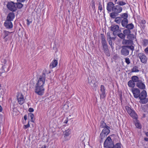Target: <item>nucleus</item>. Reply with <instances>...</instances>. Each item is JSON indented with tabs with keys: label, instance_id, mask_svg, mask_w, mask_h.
<instances>
[{
	"label": "nucleus",
	"instance_id": "obj_1",
	"mask_svg": "<svg viewBox=\"0 0 148 148\" xmlns=\"http://www.w3.org/2000/svg\"><path fill=\"white\" fill-rule=\"evenodd\" d=\"M43 78L38 79L35 86V92L38 95L42 96L45 92L44 85L45 82Z\"/></svg>",
	"mask_w": 148,
	"mask_h": 148
},
{
	"label": "nucleus",
	"instance_id": "obj_2",
	"mask_svg": "<svg viewBox=\"0 0 148 148\" xmlns=\"http://www.w3.org/2000/svg\"><path fill=\"white\" fill-rule=\"evenodd\" d=\"M16 99L18 103L22 105L25 102V98L24 95L21 93H18L16 95Z\"/></svg>",
	"mask_w": 148,
	"mask_h": 148
},
{
	"label": "nucleus",
	"instance_id": "obj_3",
	"mask_svg": "<svg viewBox=\"0 0 148 148\" xmlns=\"http://www.w3.org/2000/svg\"><path fill=\"white\" fill-rule=\"evenodd\" d=\"M113 146V142L110 136H108L104 142V147L106 148H109Z\"/></svg>",
	"mask_w": 148,
	"mask_h": 148
},
{
	"label": "nucleus",
	"instance_id": "obj_4",
	"mask_svg": "<svg viewBox=\"0 0 148 148\" xmlns=\"http://www.w3.org/2000/svg\"><path fill=\"white\" fill-rule=\"evenodd\" d=\"M125 108L127 112L134 119H137V115L135 113L134 111L130 107L128 106H126Z\"/></svg>",
	"mask_w": 148,
	"mask_h": 148
},
{
	"label": "nucleus",
	"instance_id": "obj_5",
	"mask_svg": "<svg viewBox=\"0 0 148 148\" xmlns=\"http://www.w3.org/2000/svg\"><path fill=\"white\" fill-rule=\"evenodd\" d=\"M7 8L10 11L14 12L16 10L15 3L11 1L8 2L7 5Z\"/></svg>",
	"mask_w": 148,
	"mask_h": 148
},
{
	"label": "nucleus",
	"instance_id": "obj_6",
	"mask_svg": "<svg viewBox=\"0 0 148 148\" xmlns=\"http://www.w3.org/2000/svg\"><path fill=\"white\" fill-rule=\"evenodd\" d=\"M138 57L140 60V61L143 63L146 64L147 61V58L146 55L143 53L138 54Z\"/></svg>",
	"mask_w": 148,
	"mask_h": 148
},
{
	"label": "nucleus",
	"instance_id": "obj_7",
	"mask_svg": "<svg viewBox=\"0 0 148 148\" xmlns=\"http://www.w3.org/2000/svg\"><path fill=\"white\" fill-rule=\"evenodd\" d=\"M100 97L101 99L104 98L106 96V89L104 86L101 85L100 87Z\"/></svg>",
	"mask_w": 148,
	"mask_h": 148
},
{
	"label": "nucleus",
	"instance_id": "obj_8",
	"mask_svg": "<svg viewBox=\"0 0 148 148\" xmlns=\"http://www.w3.org/2000/svg\"><path fill=\"white\" fill-rule=\"evenodd\" d=\"M122 10V8L119 5L114 6L112 9V12L116 14H118L121 12Z\"/></svg>",
	"mask_w": 148,
	"mask_h": 148
},
{
	"label": "nucleus",
	"instance_id": "obj_9",
	"mask_svg": "<svg viewBox=\"0 0 148 148\" xmlns=\"http://www.w3.org/2000/svg\"><path fill=\"white\" fill-rule=\"evenodd\" d=\"M132 92L133 93L134 97L136 98L139 97L140 93V91L137 88H133L132 89Z\"/></svg>",
	"mask_w": 148,
	"mask_h": 148
},
{
	"label": "nucleus",
	"instance_id": "obj_10",
	"mask_svg": "<svg viewBox=\"0 0 148 148\" xmlns=\"http://www.w3.org/2000/svg\"><path fill=\"white\" fill-rule=\"evenodd\" d=\"M50 73V72L49 70L46 69H44L43 71L42 74L40 75L38 79L43 78L44 79V81L45 82L46 75Z\"/></svg>",
	"mask_w": 148,
	"mask_h": 148
},
{
	"label": "nucleus",
	"instance_id": "obj_11",
	"mask_svg": "<svg viewBox=\"0 0 148 148\" xmlns=\"http://www.w3.org/2000/svg\"><path fill=\"white\" fill-rule=\"evenodd\" d=\"M136 86L141 89H144L145 88V86L144 82L142 80H140L136 84Z\"/></svg>",
	"mask_w": 148,
	"mask_h": 148
},
{
	"label": "nucleus",
	"instance_id": "obj_12",
	"mask_svg": "<svg viewBox=\"0 0 148 148\" xmlns=\"http://www.w3.org/2000/svg\"><path fill=\"white\" fill-rule=\"evenodd\" d=\"M114 6V4L112 2H108L107 5V9L109 12L112 11V9Z\"/></svg>",
	"mask_w": 148,
	"mask_h": 148
},
{
	"label": "nucleus",
	"instance_id": "obj_13",
	"mask_svg": "<svg viewBox=\"0 0 148 148\" xmlns=\"http://www.w3.org/2000/svg\"><path fill=\"white\" fill-rule=\"evenodd\" d=\"M109 127L108 126H106V127L103 128L101 133V136L103 134H104L105 135L107 136L110 132Z\"/></svg>",
	"mask_w": 148,
	"mask_h": 148
},
{
	"label": "nucleus",
	"instance_id": "obj_14",
	"mask_svg": "<svg viewBox=\"0 0 148 148\" xmlns=\"http://www.w3.org/2000/svg\"><path fill=\"white\" fill-rule=\"evenodd\" d=\"M5 26L8 28H12L13 27V25L11 21L7 20L4 23Z\"/></svg>",
	"mask_w": 148,
	"mask_h": 148
},
{
	"label": "nucleus",
	"instance_id": "obj_15",
	"mask_svg": "<svg viewBox=\"0 0 148 148\" xmlns=\"http://www.w3.org/2000/svg\"><path fill=\"white\" fill-rule=\"evenodd\" d=\"M14 17L15 15L14 13L13 12H10L8 14L6 20L11 21L14 19Z\"/></svg>",
	"mask_w": 148,
	"mask_h": 148
},
{
	"label": "nucleus",
	"instance_id": "obj_16",
	"mask_svg": "<svg viewBox=\"0 0 148 148\" xmlns=\"http://www.w3.org/2000/svg\"><path fill=\"white\" fill-rule=\"evenodd\" d=\"M115 3L119 6H123L126 4V3L124 1V0H113Z\"/></svg>",
	"mask_w": 148,
	"mask_h": 148
},
{
	"label": "nucleus",
	"instance_id": "obj_17",
	"mask_svg": "<svg viewBox=\"0 0 148 148\" xmlns=\"http://www.w3.org/2000/svg\"><path fill=\"white\" fill-rule=\"evenodd\" d=\"M147 95V94L146 91L145 90H143L141 93H140L139 97L140 99H142L146 98Z\"/></svg>",
	"mask_w": 148,
	"mask_h": 148
},
{
	"label": "nucleus",
	"instance_id": "obj_18",
	"mask_svg": "<svg viewBox=\"0 0 148 148\" xmlns=\"http://www.w3.org/2000/svg\"><path fill=\"white\" fill-rule=\"evenodd\" d=\"M58 64V62L56 60H54L51 63L50 65V68L51 69H53L56 67Z\"/></svg>",
	"mask_w": 148,
	"mask_h": 148
},
{
	"label": "nucleus",
	"instance_id": "obj_19",
	"mask_svg": "<svg viewBox=\"0 0 148 148\" xmlns=\"http://www.w3.org/2000/svg\"><path fill=\"white\" fill-rule=\"evenodd\" d=\"M121 52L123 55L125 56L128 55L129 54V51L125 48H123L121 50Z\"/></svg>",
	"mask_w": 148,
	"mask_h": 148
},
{
	"label": "nucleus",
	"instance_id": "obj_20",
	"mask_svg": "<svg viewBox=\"0 0 148 148\" xmlns=\"http://www.w3.org/2000/svg\"><path fill=\"white\" fill-rule=\"evenodd\" d=\"M111 30L113 32V34H114L116 31L119 30V27L118 25H112L111 27Z\"/></svg>",
	"mask_w": 148,
	"mask_h": 148
},
{
	"label": "nucleus",
	"instance_id": "obj_21",
	"mask_svg": "<svg viewBox=\"0 0 148 148\" xmlns=\"http://www.w3.org/2000/svg\"><path fill=\"white\" fill-rule=\"evenodd\" d=\"M102 45L103 47V49L107 51L108 49V47L107 45L106 42L104 38H102Z\"/></svg>",
	"mask_w": 148,
	"mask_h": 148
},
{
	"label": "nucleus",
	"instance_id": "obj_22",
	"mask_svg": "<svg viewBox=\"0 0 148 148\" xmlns=\"http://www.w3.org/2000/svg\"><path fill=\"white\" fill-rule=\"evenodd\" d=\"M132 43V40H130L124 39L123 41V43L124 45H131Z\"/></svg>",
	"mask_w": 148,
	"mask_h": 148
},
{
	"label": "nucleus",
	"instance_id": "obj_23",
	"mask_svg": "<svg viewBox=\"0 0 148 148\" xmlns=\"http://www.w3.org/2000/svg\"><path fill=\"white\" fill-rule=\"evenodd\" d=\"M132 80L135 82H138L140 80H139L138 77L136 76H134L131 77Z\"/></svg>",
	"mask_w": 148,
	"mask_h": 148
},
{
	"label": "nucleus",
	"instance_id": "obj_24",
	"mask_svg": "<svg viewBox=\"0 0 148 148\" xmlns=\"http://www.w3.org/2000/svg\"><path fill=\"white\" fill-rule=\"evenodd\" d=\"M128 20L127 19H123L122 21L121 25L123 27H126L128 23Z\"/></svg>",
	"mask_w": 148,
	"mask_h": 148
},
{
	"label": "nucleus",
	"instance_id": "obj_25",
	"mask_svg": "<svg viewBox=\"0 0 148 148\" xmlns=\"http://www.w3.org/2000/svg\"><path fill=\"white\" fill-rule=\"evenodd\" d=\"M128 85L130 87L134 88L135 86V83L132 80H130L128 82Z\"/></svg>",
	"mask_w": 148,
	"mask_h": 148
},
{
	"label": "nucleus",
	"instance_id": "obj_26",
	"mask_svg": "<svg viewBox=\"0 0 148 148\" xmlns=\"http://www.w3.org/2000/svg\"><path fill=\"white\" fill-rule=\"evenodd\" d=\"M71 134L70 130L68 129L66 130L64 132V137H66L68 136Z\"/></svg>",
	"mask_w": 148,
	"mask_h": 148
},
{
	"label": "nucleus",
	"instance_id": "obj_27",
	"mask_svg": "<svg viewBox=\"0 0 148 148\" xmlns=\"http://www.w3.org/2000/svg\"><path fill=\"white\" fill-rule=\"evenodd\" d=\"M16 7V10L17 8H21L23 6V5L20 3H15Z\"/></svg>",
	"mask_w": 148,
	"mask_h": 148
},
{
	"label": "nucleus",
	"instance_id": "obj_28",
	"mask_svg": "<svg viewBox=\"0 0 148 148\" xmlns=\"http://www.w3.org/2000/svg\"><path fill=\"white\" fill-rule=\"evenodd\" d=\"M132 72H138L139 70L137 66H135L133 67L132 69Z\"/></svg>",
	"mask_w": 148,
	"mask_h": 148
},
{
	"label": "nucleus",
	"instance_id": "obj_29",
	"mask_svg": "<svg viewBox=\"0 0 148 148\" xmlns=\"http://www.w3.org/2000/svg\"><path fill=\"white\" fill-rule=\"evenodd\" d=\"M88 79V83L91 86H94L95 84V82L94 80H91L90 79Z\"/></svg>",
	"mask_w": 148,
	"mask_h": 148
},
{
	"label": "nucleus",
	"instance_id": "obj_30",
	"mask_svg": "<svg viewBox=\"0 0 148 148\" xmlns=\"http://www.w3.org/2000/svg\"><path fill=\"white\" fill-rule=\"evenodd\" d=\"M127 38L129 40H132L135 39V37L134 35L133 34H130L127 36Z\"/></svg>",
	"mask_w": 148,
	"mask_h": 148
},
{
	"label": "nucleus",
	"instance_id": "obj_31",
	"mask_svg": "<svg viewBox=\"0 0 148 148\" xmlns=\"http://www.w3.org/2000/svg\"><path fill=\"white\" fill-rule=\"evenodd\" d=\"M130 31L129 29H125L123 32V34L126 35H127V36L128 35H130Z\"/></svg>",
	"mask_w": 148,
	"mask_h": 148
},
{
	"label": "nucleus",
	"instance_id": "obj_32",
	"mask_svg": "<svg viewBox=\"0 0 148 148\" xmlns=\"http://www.w3.org/2000/svg\"><path fill=\"white\" fill-rule=\"evenodd\" d=\"M134 27V25L132 23L129 24L128 25H127L126 26V27L127 29H132Z\"/></svg>",
	"mask_w": 148,
	"mask_h": 148
},
{
	"label": "nucleus",
	"instance_id": "obj_33",
	"mask_svg": "<svg viewBox=\"0 0 148 148\" xmlns=\"http://www.w3.org/2000/svg\"><path fill=\"white\" fill-rule=\"evenodd\" d=\"M3 34L4 36H3L2 37L3 39H4L7 36L9 35L10 32L7 31H4L3 32Z\"/></svg>",
	"mask_w": 148,
	"mask_h": 148
},
{
	"label": "nucleus",
	"instance_id": "obj_34",
	"mask_svg": "<svg viewBox=\"0 0 148 148\" xmlns=\"http://www.w3.org/2000/svg\"><path fill=\"white\" fill-rule=\"evenodd\" d=\"M140 102L143 104H145L147 103L148 101V99L147 98H144L140 99Z\"/></svg>",
	"mask_w": 148,
	"mask_h": 148
},
{
	"label": "nucleus",
	"instance_id": "obj_35",
	"mask_svg": "<svg viewBox=\"0 0 148 148\" xmlns=\"http://www.w3.org/2000/svg\"><path fill=\"white\" fill-rule=\"evenodd\" d=\"M135 125L136 127L138 128V129H141V126L140 124L137 121H136V122L135 123Z\"/></svg>",
	"mask_w": 148,
	"mask_h": 148
},
{
	"label": "nucleus",
	"instance_id": "obj_36",
	"mask_svg": "<svg viewBox=\"0 0 148 148\" xmlns=\"http://www.w3.org/2000/svg\"><path fill=\"white\" fill-rule=\"evenodd\" d=\"M29 117L31 119V121L32 122H34L33 119L34 117V115L32 113H29L28 114Z\"/></svg>",
	"mask_w": 148,
	"mask_h": 148
},
{
	"label": "nucleus",
	"instance_id": "obj_37",
	"mask_svg": "<svg viewBox=\"0 0 148 148\" xmlns=\"http://www.w3.org/2000/svg\"><path fill=\"white\" fill-rule=\"evenodd\" d=\"M116 14V13L113 12L110 14V16L112 18H115L116 16V14Z\"/></svg>",
	"mask_w": 148,
	"mask_h": 148
},
{
	"label": "nucleus",
	"instance_id": "obj_38",
	"mask_svg": "<svg viewBox=\"0 0 148 148\" xmlns=\"http://www.w3.org/2000/svg\"><path fill=\"white\" fill-rule=\"evenodd\" d=\"M107 126L106 125V123L103 121H101V123L100 127L101 128H105Z\"/></svg>",
	"mask_w": 148,
	"mask_h": 148
},
{
	"label": "nucleus",
	"instance_id": "obj_39",
	"mask_svg": "<svg viewBox=\"0 0 148 148\" xmlns=\"http://www.w3.org/2000/svg\"><path fill=\"white\" fill-rule=\"evenodd\" d=\"M114 148H121V144L119 143H117L114 146Z\"/></svg>",
	"mask_w": 148,
	"mask_h": 148
},
{
	"label": "nucleus",
	"instance_id": "obj_40",
	"mask_svg": "<svg viewBox=\"0 0 148 148\" xmlns=\"http://www.w3.org/2000/svg\"><path fill=\"white\" fill-rule=\"evenodd\" d=\"M115 21L117 23H120L121 21V18L119 17L116 18L115 20Z\"/></svg>",
	"mask_w": 148,
	"mask_h": 148
},
{
	"label": "nucleus",
	"instance_id": "obj_41",
	"mask_svg": "<svg viewBox=\"0 0 148 148\" xmlns=\"http://www.w3.org/2000/svg\"><path fill=\"white\" fill-rule=\"evenodd\" d=\"M121 17L123 19H127L128 17V15L126 13H123L121 15Z\"/></svg>",
	"mask_w": 148,
	"mask_h": 148
},
{
	"label": "nucleus",
	"instance_id": "obj_42",
	"mask_svg": "<svg viewBox=\"0 0 148 148\" xmlns=\"http://www.w3.org/2000/svg\"><path fill=\"white\" fill-rule=\"evenodd\" d=\"M118 36L119 37L122 39L124 38L125 36V35L122 33L119 34Z\"/></svg>",
	"mask_w": 148,
	"mask_h": 148
},
{
	"label": "nucleus",
	"instance_id": "obj_43",
	"mask_svg": "<svg viewBox=\"0 0 148 148\" xmlns=\"http://www.w3.org/2000/svg\"><path fill=\"white\" fill-rule=\"evenodd\" d=\"M143 45L145 46H146L148 45V40H144L143 42Z\"/></svg>",
	"mask_w": 148,
	"mask_h": 148
},
{
	"label": "nucleus",
	"instance_id": "obj_44",
	"mask_svg": "<svg viewBox=\"0 0 148 148\" xmlns=\"http://www.w3.org/2000/svg\"><path fill=\"white\" fill-rule=\"evenodd\" d=\"M30 126V124H29V122H28L27 125H23V128L24 129H26L29 127Z\"/></svg>",
	"mask_w": 148,
	"mask_h": 148
},
{
	"label": "nucleus",
	"instance_id": "obj_45",
	"mask_svg": "<svg viewBox=\"0 0 148 148\" xmlns=\"http://www.w3.org/2000/svg\"><path fill=\"white\" fill-rule=\"evenodd\" d=\"M125 61L126 63L128 64H129L130 63V60L129 58H125Z\"/></svg>",
	"mask_w": 148,
	"mask_h": 148
},
{
	"label": "nucleus",
	"instance_id": "obj_46",
	"mask_svg": "<svg viewBox=\"0 0 148 148\" xmlns=\"http://www.w3.org/2000/svg\"><path fill=\"white\" fill-rule=\"evenodd\" d=\"M104 52L106 53V54L107 56H110V54L108 52V49L107 50V51L105 50Z\"/></svg>",
	"mask_w": 148,
	"mask_h": 148
},
{
	"label": "nucleus",
	"instance_id": "obj_47",
	"mask_svg": "<svg viewBox=\"0 0 148 148\" xmlns=\"http://www.w3.org/2000/svg\"><path fill=\"white\" fill-rule=\"evenodd\" d=\"M27 25H30V24L32 22V20H29L28 19H27Z\"/></svg>",
	"mask_w": 148,
	"mask_h": 148
},
{
	"label": "nucleus",
	"instance_id": "obj_48",
	"mask_svg": "<svg viewBox=\"0 0 148 148\" xmlns=\"http://www.w3.org/2000/svg\"><path fill=\"white\" fill-rule=\"evenodd\" d=\"M99 10L101 11L102 10V6L101 5H99L98 7Z\"/></svg>",
	"mask_w": 148,
	"mask_h": 148
},
{
	"label": "nucleus",
	"instance_id": "obj_49",
	"mask_svg": "<svg viewBox=\"0 0 148 148\" xmlns=\"http://www.w3.org/2000/svg\"><path fill=\"white\" fill-rule=\"evenodd\" d=\"M106 136L104 134H103V135L101 136V134H100V138L102 139H103L104 138H105Z\"/></svg>",
	"mask_w": 148,
	"mask_h": 148
},
{
	"label": "nucleus",
	"instance_id": "obj_50",
	"mask_svg": "<svg viewBox=\"0 0 148 148\" xmlns=\"http://www.w3.org/2000/svg\"><path fill=\"white\" fill-rule=\"evenodd\" d=\"M28 111L30 112H32L34 111V110L33 108H29Z\"/></svg>",
	"mask_w": 148,
	"mask_h": 148
},
{
	"label": "nucleus",
	"instance_id": "obj_51",
	"mask_svg": "<svg viewBox=\"0 0 148 148\" xmlns=\"http://www.w3.org/2000/svg\"><path fill=\"white\" fill-rule=\"evenodd\" d=\"M145 51L146 53L148 54V47L145 48Z\"/></svg>",
	"mask_w": 148,
	"mask_h": 148
},
{
	"label": "nucleus",
	"instance_id": "obj_52",
	"mask_svg": "<svg viewBox=\"0 0 148 148\" xmlns=\"http://www.w3.org/2000/svg\"><path fill=\"white\" fill-rule=\"evenodd\" d=\"M129 48L132 50H133L134 49V47L132 46H130L129 47Z\"/></svg>",
	"mask_w": 148,
	"mask_h": 148
},
{
	"label": "nucleus",
	"instance_id": "obj_53",
	"mask_svg": "<svg viewBox=\"0 0 148 148\" xmlns=\"http://www.w3.org/2000/svg\"><path fill=\"white\" fill-rule=\"evenodd\" d=\"M18 2H24L25 0H17Z\"/></svg>",
	"mask_w": 148,
	"mask_h": 148
},
{
	"label": "nucleus",
	"instance_id": "obj_54",
	"mask_svg": "<svg viewBox=\"0 0 148 148\" xmlns=\"http://www.w3.org/2000/svg\"><path fill=\"white\" fill-rule=\"evenodd\" d=\"M141 23L143 24H145L146 23V21L145 20H143L141 21Z\"/></svg>",
	"mask_w": 148,
	"mask_h": 148
},
{
	"label": "nucleus",
	"instance_id": "obj_55",
	"mask_svg": "<svg viewBox=\"0 0 148 148\" xmlns=\"http://www.w3.org/2000/svg\"><path fill=\"white\" fill-rule=\"evenodd\" d=\"M24 118L25 120H26L27 119V116L26 115H25L24 116Z\"/></svg>",
	"mask_w": 148,
	"mask_h": 148
},
{
	"label": "nucleus",
	"instance_id": "obj_56",
	"mask_svg": "<svg viewBox=\"0 0 148 148\" xmlns=\"http://www.w3.org/2000/svg\"><path fill=\"white\" fill-rule=\"evenodd\" d=\"M3 62L4 64H5L6 62V61L5 59L3 60Z\"/></svg>",
	"mask_w": 148,
	"mask_h": 148
},
{
	"label": "nucleus",
	"instance_id": "obj_57",
	"mask_svg": "<svg viewBox=\"0 0 148 148\" xmlns=\"http://www.w3.org/2000/svg\"><path fill=\"white\" fill-rule=\"evenodd\" d=\"M2 108L1 106L0 105V112H1L2 110Z\"/></svg>",
	"mask_w": 148,
	"mask_h": 148
},
{
	"label": "nucleus",
	"instance_id": "obj_58",
	"mask_svg": "<svg viewBox=\"0 0 148 148\" xmlns=\"http://www.w3.org/2000/svg\"><path fill=\"white\" fill-rule=\"evenodd\" d=\"M145 140L146 141H148V138H145Z\"/></svg>",
	"mask_w": 148,
	"mask_h": 148
},
{
	"label": "nucleus",
	"instance_id": "obj_59",
	"mask_svg": "<svg viewBox=\"0 0 148 148\" xmlns=\"http://www.w3.org/2000/svg\"><path fill=\"white\" fill-rule=\"evenodd\" d=\"M145 134L148 137V132H147L145 133Z\"/></svg>",
	"mask_w": 148,
	"mask_h": 148
},
{
	"label": "nucleus",
	"instance_id": "obj_60",
	"mask_svg": "<svg viewBox=\"0 0 148 148\" xmlns=\"http://www.w3.org/2000/svg\"><path fill=\"white\" fill-rule=\"evenodd\" d=\"M41 148H46V147L45 146H43Z\"/></svg>",
	"mask_w": 148,
	"mask_h": 148
},
{
	"label": "nucleus",
	"instance_id": "obj_61",
	"mask_svg": "<svg viewBox=\"0 0 148 148\" xmlns=\"http://www.w3.org/2000/svg\"><path fill=\"white\" fill-rule=\"evenodd\" d=\"M110 44H111V45H112V43L111 44V43H110Z\"/></svg>",
	"mask_w": 148,
	"mask_h": 148
},
{
	"label": "nucleus",
	"instance_id": "obj_62",
	"mask_svg": "<svg viewBox=\"0 0 148 148\" xmlns=\"http://www.w3.org/2000/svg\"><path fill=\"white\" fill-rule=\"evenodd\" d=\"M110 44H111V45H112V43L111 44V43H110Z\"/></svg>",
	"mask_w": 148,
	"mask_h": 148
},
{
	"label": "nucleus",
	"instance_id": "obj_63",
	"mask_svg": "<svg viewBox=\"0 0 148 148\" xmlns=\"http://www.w3.org/2000/svg\"><path fill=\"white\" fill-rule=\"evenodd\" d=\"M110 44H111V45H112V43L111 44V43H110Z\"/></svg>",
	"mask_w": 148,
	"mask_h": 148
},
{
	"label": "nucleus",
	"instance_id": "obj_64",
	"mask_svg": "<svg viewBox=\"0 0 148 148\" xmlns=\"http://www.w3.org/2000/svg\"><path fill=\"white\" fill-rule=\"evenodd\" d=\"M5 41H7V40H6V39H5Z\"/></svg>",
	"mask_w": 148,
	"mask_h": 148
}]
</instances>
